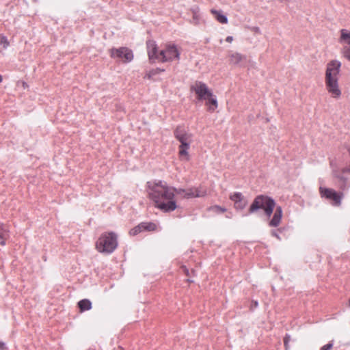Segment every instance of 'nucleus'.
Wrapping results in <instances>:
<instances>
[{
    "label": "nucleus",
    "mask_w": 350,
    "mask_h": 350,
    "mask_svg": "<svg viewBox=\"0 0 350 350\" xmlns=\"http://www.w3.org/2000/svg\"><path fill=\"white\" fill-rule=\"evenodd\" d=\"M283 211L281 206H277L275 209L273 215L269 222L271 227H278L282 221Z\"/></svg>",
    "instance_id": "f8f14e48"
},
{
    "label": "nucleus",
    "mask_w": 350,
    "mask_h": 350,
    "mask_svg": "<svg viewBox=\"0 0 350 350\" xmlns=\"http://www.w3.org/2000/svg\"><path fill=\"white\" fill-rule=\"evenodd\" d=\"M187 281L188 282H193V281L190 280L189 279H188Z\"/></svg>",
    "instance_id": "72a5a7b5"
},
{
    "label": "nucleus",
    "mask_w": 350,
    "mask_h": 350,
    "mask_svg": "<svg viewBox=\"0 0 350 350\" xmlns=\"http://www.w3.org/2000/svg\"><path fill=\"white\" fill-rule=\"evenodd\" d=\"M210 210L217 213H222L226 212V208L217 205L211 206L210 208Z\"/></svg>",
    "instance_id": "b1692460"
},
{
    "label": "nucleus",
    "mask_w": 350,
    "mask_h": 350,
    "mask_svg": "<svg viewBox=\"0 0 350 350\" xmlns=\"http://www.w3.org/2000/svg\"><path fill=\"white\" fill-rule=\"evenodd\" d=\"M319 193L321 198H324L330 201L333 206H340L341 200L343 196L342 193L337 192L333 189L320 187Z\"/></svg>",
    "instance_id": "0eeeda50"
},
{
    "label": "nucleus",
    "mask_w": 350,
    "mask_h": 350,
    "mask_svg": "<svg viewBox=\"0 0 350 350\" xmlns=\"http://www.w3.org/2000/svg\"><path fill=\"white\" fill-rule=\"evenodd\" d=\"M333 348V342H329V343L323 345L320 350H331Z\"/></svg>",
    "instance_id": "a878e982"
},
{
    "label": "nucleus",
    "mask_w": 350,
    "mask_h": 350,
    "mask_svg": "<svg viewBox=\"0 0 350 350\" xmlns=\"http://www.w3.org/2000/svg\"><path fill=\"white\" fill-rule=\"evenodd\" d=\"M23 87H26V86H27V83H26L25 82H23Z\"/></svg>",
    "instance_id": "2f4dec72"
},
{
    "label": "nucleus",
    "mask_w": 350,
    "mask_h": 350,
    "mask_svg": "<svg viewBox=\"0 0 350 350\" xmlns=\"http://www.w3.org/2000/svg\"><path fill=\"white\" fill-rule=\"evenodd\" d=\"M341 53L345 58L350 62V45L344 46Z\"/></svg>",
    "instance_id": "5701e85b"
},
{
    "label": "nucleus",
    "mask_w": 350,
    "mask_h": 350,
    "mask_svg": "<svg viewBox=\"0 0 350 350\" xmlns=\"http://www.w3.org/2000/svg\"><path fill=\"white\" fill-rule=\"evenodd\" d=\"M109 54L112 59L120 61L124 64L131 62L134 57L132 50L123 46L110 49Z\"/></svg>",
    "instance_id": "423d86ee"
},
{
    "label": "nucleus",
    "mask_w": 350,
    "mask_h": 350,
    "mask_svg": "<svg viewBox=\"0 0 350 350\" xmlns=\"http://www.w3.org/2000/svg\"><path fill=\"white\" fill-rule=\"evenodd\" d=\"M181 269H183V271L187 276L189 275V271L185 265H183L181 267Z\"/></svg>",
    "instance_id": "bb28decb"
},
{
    "label": "nucleus",
    "mask_w": 350,
    "mask_h": 350,
    "mask_svg": "<svg viewBox=\"0 0 350 350\" xmlns=\"http://www.w3.org/2000/svg\"><path fill=\"white\" fill-rule=\"evenodd\" d=\"M174 137L180 143V145H191L193 142V135L181 126H178L176 129Z\"/></svg>",
    "instance_id": "9d476101"
},
{
    "label": "nucleus",
    "mask_w": 350,
    "mask_h": 350,
    "mask_svg": "<svg viewBox=\"0 0 350 350\" xmlns=\"http://www.w3.org/2000/svg\"><path fill=\"white\" fill-rule=\"evenodd\" d=\"M271 234L275 237H277L278 239H280L279 236L275 232H271Z\"/></svg>",
    "instance_id": "7c9ffc66"
},
{
    "label": "nucleus",
    "mask_w": 350,
    "mask_h": 350,
    "mask_svg": "<svg viewBox=\"0 0 350 350\" xmlns=\"http://www.w3.org/2000/svg\"><path fill=\"white\" fill-rule=\"evenodd\" d=\"M80 312H83L92 308V303L89 299H84L78 302Z\"/></svg>",
    "instance_id": "a211bd4d"
},
{
    "label": "nucleus",
    "mask_w": 350,
    "mask_h": 350,
    "mask_svg": "<svg viewBox=\"0 0 350 350\" xmlns=\"http://www.w3.org/2000/svg\"><path fill=\"white\" fill-rule=\"evenodd\" d=\"M6 346L3 342H0V350H5Z\"/></svg>",
    "instance_id": "cd10ccee"
},
{
    "label": "nucleus",
    "mask_w": 350,
    "mask_h": 350,
    "mask_svg": "<svg viewBox=\"0 0 350 350\" xmlns=\"http://www.w3.org/2000/svg\"><path fill=\"white\" fill-rule=\"evenodd\" d=\"M189 148L190 145H180L178 146V157L180 161H189L190 160Z\"/></svg>",
    "instance_id": "2eb2a0df"
},
{
    "label": "nucleus",
    "mask_w": 350,
    "mask_h": 350,
    "mask_svg": "<svg viewBox=\"0 0 350 350\" xmlns=\"http://www.w3.org/2000/svg\"><path fill=\"white\" fill-rule=\"evenodd\" d=\"M288 342V338L287 337H285V338H284V343L285 347H286V346H287Z\"/></svg>",
    "instance_id": "c756f323"
},
{
    "label": "nucleus",
    "mask_w": 350,
    "mask_h": 350,
    "mask_svg": "<svg viewBox=\"0 0 350 350\" xmlns=\"http://www.w3.org/2000/svg\"><path fill=\"white\" fill-rule=\"evenodd\" d=\"M202 100H205V105L208 107V111L211 112L215 111V110L218 107V103L216 96L213 94V93L211 94V96H208L205 99H203Z\"/></svg>",
    "instance_id": "ddd939ff"
},
{
    "label": "nucleus",
    "mask_w": 350,
    "mask_h": 350,
    "mask_svg": "<svg viewBox=\"0 0 350 350\" xmlns=\"http://www.w3.org/2000/svg\"><path fill=\"white\" fill-rule=\"evenodd\" d=\"M211 13L214 16L215 18L221 24H227L228 18L227 17L223 14L221 11L211 10Z\"/></svg>",
    "instance_id": "dca6fc26"
},
{
    "label": "nucleus",
    "mask_w": 350,
    "mask_h": 350,
    "mask_svg": "<svg viewBox=\"0 0 350 350\" xmlns=\"http://www.w3.org/2000/svg\"><path fill=\"white\" fill-rule=\"evenodd\" d=\"M190 90L194 92L196 98L199 100L205 99L208 96H211L213 93L212 90L208 87V85L200 81H196L190 86Z\"/></svg>",
    "instance_id": "6e6552de"
},
{
    "label": "nucleus",
    "mask_w": 350,
    "mask_h": 350,
    "mask_svg": "<svg viewBox=\"0 0 350 350\" xmlns=\"http://www.w3.org/2000/svg\"><path fill=\"white\" fill-rule=\"evenodd\" d=\"M340 42H345L350 44V31L347 29H342L340 30Z\"/></svg>",
    "instance_id": "6ab92c4d"
},
{
    "label": "nucleus",
    "mask_w": 350,
    "mask_h": 350,
    "mask_svg": "<svg viewBox=\"0 0 350 350\" xmlns=\"http://www.w3.org/2000/svg\"><path fill=\"white\" fill-rule=\"evenodd\" d=\"M146 192L154 206L161 211L172 212L176 209V188L168 186L162 180H151L146 183Z\"/></svg>",
    "instance_id": "f257e3e1"
},
{
    "label": "nucleus",
    "mask_w": 350,
    "mask_h": 350,
    "mask_svg": "<svg viewBox=\"0 0 350 350\" xmlns=\"http://www.w3.org/2000/svg\"><path fill=\"white\" fill-rule=\"evenodd\" d=\"M275 206V201L270 197L265 195L257 196L249 208V213H252L258 209L264 211L265 214L270 217Z\"/></svg>",
    "instance_id": "20e7f679"
},
{
    "label": "nucleus",
    "mask_w": 350,
    "mask_h": 350,
    "mask_svg": "<svg viewBox=\"0 0 350 350\" xmlns=\"http://www.w3.org/2000/svg\"><path fill=\"white\" fill-rule=\"evenodd\" d=\"M242 59H243V56L238 53H235L231 54L230 55V62L232 64H239L240 62L242 61Z\"/></svg>",
    "instance_id": "412c9836"
},
{
    "label": "nucleus",
    "mask_w": 350,
    "mask_h": 350,
    "mask_svg": "<svg viewBox=\"0 0 350 350\" xmlns=\"http://www.w3.org/2000/svg\"><path fill=\"white\" fill-rule=\"evenodd\" d=\"M9 238V230L5 226L0 224V244L1 245H5V241Z\"/></svg>",
    "instance_id": "f3484780"
},
{
    "label": "nucleus",
    "mask_w": 350,
    "mask_h": 350,
    "mask_svg": "<svg viewBox=\"0 0 350 350\" xmlns=\"http://www.w3.org/2000/svg\"><path fill=\"white\" fill-rule=\"evenodd\" d=\"M2 80H3V77L1 75H0V83L2 81Z\"/></svg>",
    "instance_id": "473e14b6"
},
{
    "label": "nucleus",
    "mask_w": 350,
    "mask_h": 350,
    "mask_svg": "<svg viewBox=\"0 0 350 350\" xmlns=\"http://www.w3.org/2000/svg\"><path fill=\"white\" fill-rule=\"evenodd\" d=\"M233 40V38L232 36H228L226 39V41L230 43Z\"/></svg>",
    "instance_id": "c85d7f7f"
},
{
    "label": "nucleus",
    "mask_w": 350,
    "mask_h": 350,
    "mask_svg": "<svg viewBox=\"0 0 350 350\" xmlns=\"http://www.w3.org/2000/svg\"><path fill=\"white\" fill-rule=\"evenodd\" d=\"M257 305H258V303L255 302L254 306H257Z\"/></svg>",
    "instance_id": "f704fd0d"
},
{
    "label": "nucleus",
    "mask_w": 350,
    "mask_h": 350,
    "mask_svg": "<svg viewBox=\"0 0 350 350\" xmlns=\"http://www.w3.org/2000/svg\"><path fill=\"white\" fill-rule=\"evenodd\" d=\"M148 55L150 59H155L159 61V51L154 42L148 43Z\"/></svg>",
    "instance_id": "4468645a"
},
{
    "label": "nucleus",
    "mask_w": 350,
    "mask_h": 350,
    "mask_svg": "<svg viewBox=\"0 0 350 350\" xmlns=\"http://www.w3.org/2000/svg\"><path fill=\"white\" fill-rule=\"evenodd\" d=\"M177 195L184 198H193L204 197L206 195V190L200 187H191L186 189H177Z\"/></svg>",
    "instance_id": "1a4fd4ad"
},
{
    "label": "nucleus",
    "mask_w": 350,
    "mask_h": 350,
    "mask_svg": "<svg viewBox=\"0 0 350 350\" xmlns=\"http://www.w3.org/2000/svg\"><path fill=\"white\" fill-rule=\"evenodd\" d=\"M341 63L337 60H332L326 65L325 73V85L327 92L333 98L338 99L342 95L339 87L338 79Z\"/></svg>",
    "instance_id": "f03ea898"
},
{
    "label": "nucleus",
    "mask_w": 350,
    "mask_h": 350,
    "mask_svg": "<svg viewBox=\"0 0 350 350\" xmlns=\"http://www.w3.org/2000/svg\"><path fill=\"white\" fill-rule=\"evenodd\" d=\"M118 235L113 232H103L95 243V249L100 253L110 254L118 247Z\"/></svg>",
    "instance_id": "7ed1b4c3"
},
{
    "label": "nucleus",
    "mask_w": 350,
    "mask_h": 350,
    "mask_svg": "<svg viewBox=\"0 0 350 350\" xmlns=\"http://www.w3.org/2000/svg\"><path fill=\"white\" fill-rule=\"evenodd\" d=\"M0 44H3L4 48H7L9 46L10 42L6 36L3 35L0 36Z\"/></svg>",
    "instance_id": "393cba45"
},
{
    "label": "nucleus",
    "mask_w": 350,
    "mask_h": 350,
    "mask_svg": "<svg viewBox=\"0 0 350 350\" xmlns=\"http://www.w3.org/2000/svg\"><path fill=\"white\" fill-rule=\"evenodd\" d=\"M141 225L143 226V231H154L157 229V225L152 222H142Z\"/></svg>",
    "instance_id": "aec40b11"
},
{
    "label": "nucleus",
    "mask_w": 350,
    "mask_h": 350,
    "mask_svg": "<svg viewBox=\"0 0 350 350\" xmlns=\"http://www.w3.org/2000/svg\"><path fill=\"white\" fill-rule=\"evenodd\" d=\"M230 199L234 202V207L237 209L242 210L247 204V202L244 200L243 195L239 192L230 195Z\"/></svg>",
    "instance_id": "9b49d317"
},
{
    "label": "nucleus",
    "mask_w": 350,
    "mask_h": 350,
    "mask_svg": "<svg viewBox=\"0 0 350 350\" xmlns=\"http://www.w3.org/2000/svg\"><path fill=\"white\" fill-rule=\"evenodd\" d=\"M180 49L174 43L165 44L164 48L159 51V61L162 62H172L180 59Z\"/></svg>",
    "instance_id": "39448f33"
},
{
    "label": "nucleus",
    "mask_w": 350,
    "mask_h": 350,
    "mask_svg": "<svg viewBox=\"0 0 350 350\" xmlns=\"http://www.w3.org/2000/svg\"><path fill=\"white\" fill-rule=\"evenodd\" d=\"M142 227H143V226H142L141 224H139L137 226H135L133 228L130 230V231L129 232V234L131 236H135V235H137L138 233H139V232L143 231Z\"/></svg>",
    "instance_id": "4be33fe9"
}]
</instances>
